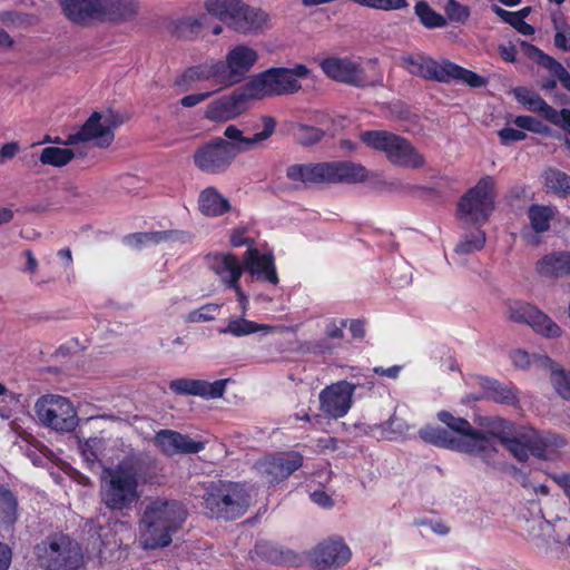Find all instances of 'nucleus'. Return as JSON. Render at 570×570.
I'll use <instances>...</instances> for the list:
<instances>
[{"label":"nucleus","mask_w":570,"mask_h":570,"mask_svg":"<svg viewBox=\"0 0 570 570\" xmlns=\"http://www.w3.org/2000/svg\"><path fill=\"white\" fill-rule=\"evenodd\" d=\"M543 178L548 190L560 197H566L570 194V176L566 173L550 168L544 171Z\"/></svg>","instance_id":"49530a36"},{"label":"nucleus","mask_w":570,"mask_h":570,"mask_svg":"<svg viewBox=\"0 0 570 570\" xmlns=\"http://www.w3.org/2000/svg\"><path fill=\"white\" fill-rule=\"evenodd\" d=\"M366 385L368 389L374 386L372 376H365V382L351 383L342 380L324 387L318 395L320 410L330 419L344 417L352 407L353 396L358 386Z\"/></svg>","instance_id":"ddd939ff"},{"label":"nucleus","mask_w":570,"mask_h":570,"mask_svg":"<svg viewBox=\"0 0 570 570\" xmlns=\"http://www.w3.org/2000/svg\"><path fill=\"white\" fill-rule=\"evenodd\" d=\"M187 509L177 500L157 498L145 508L139 520V542L146 550L168 547L187 520Z\"/></svg>","instance_id":"f03ea898"},{"label":"nucleus","mask_w":570,"mask_h":570,"mask_svg":"<svg viewBox=\"0 0 570 570\" xmlns=\"http://www.w3.org/2000/svg\"><path fill=\"white\" fill-rule=\"evenodd\" d=\"M551 383L556 392L564 400H570V371H564L552 361Z\"/></svg>","instance_id":"864d4df0"},{"label":"nucleus","mask_w":570,"mask_h":570,"mask_svg":"<svg viewBox=\"0 0 570 570\" xmlns=\"http://www.w3.org/2000/svg\"><path fill=\"white\" fill-rule=\"evenodd\" d=\"M295 139L303 146H311L318 142L324 137V131L321 128L297 125L294 129Z\"/></svg>","instance_id":"6e6d98bb"},{"label":"nucleus","mask_w":570,"mask_h":570,"mask_svg":"<svg viewBox=\"0 0 570 570\" xmlns=\"http://www.w3.org/2000/svg\"><path fill=\"white\" fill-rule=\"evenodd\" d=\"M140 238L145 239L147 245H157L161 243H188L191 239L189 233L184 230H160L140 233Z\"/></svg>","instance_id":"a18cd8bd"},{"label":"nucleus","mask_w":570,"mask_h":570,"mask_svg":"<svg viewBox=\"0 0 570 570\" xmlns=\"http://www.w3.org/2000/svg\"><path fill=\"white\" fill-rule=\"evenodd\" d=\"M311 70L305 65L293 68H271L248 80L249 90L256 99L272 96L292 95L301 90L299 79L307 78Z\"/></svg>","instance_id":"6e6552de"},{"label":"nucleus","mask_w":570,"mask_h":570,"mask_svg":"<svg viewBox=\"0 0 570 570\" xmlns=\"http://www.w3.org/2000/svg\"><path fill=\"white\" fill-rule=\"evenodd\" d=\"M414 13L420 23L426 29L444 28L448 24L446 18L436 12L425 0L415 2Z\"/></svg>","instance_id":"a19ab883"},{"label":"nucleus","mask_w":570,"mask_h":570,"mask_svg":"<svg viewBox=\"0 0 570 570\" xmlns=\"http://www.w3.org/2000/svg\"><path fill=\"white\" fill-rule=\"evenodd\" d=\"M228 379L208 382L195 379H176L169 382V389L177 395L199 396L205 400L219 399L225 394Z\"/></svg>","instance_id":"5701e85b"},{"label":"nucleus","mask_w":570,"mask_h":570,"mask_svg":"<svg viewBox=\"0 0 570 570\" xmlns=\"http://www.w3.org/2000/svg\"><path fill=\"white\" fill-rule=\"evenodd\" d=\"M105 439L100 436H92L80 444V452L89 469L104 468L102 452Z\"/></svg>","instance_id":"ea45409f"},{"label":"nucleus","mask_w":570,"mask_h":570,"mask_svg":"<svg viewBox=\"0 0 570 570\" xmlns=\"http://www.w3.org/2000/svg\"><path fill=\"white\" fill-rule=\"evenodd\" d=\"M205 8L209 14L239 33L259 35L268 28L269 16L242 0H206Z\"/></svg>","instance_id":"39448f33"},{"label":"nucleus","mask_w":570,"mask_h":570,"mask_svg":"<svg viewBox=\"0 0 570 570\" xmlns=\"http://www.w3.org/2000/svg\"><path fill=\"white\" fill-rule=\"evenodd\" d=\"M20 515L17 495L8 488L0 487V527L12 528Z\"/></svg>","instance_id":"c9c22d12"},{"label":"nucleus","mask_w":570,"mask_h":570,"mask_svg":"<svg viewBox=\"0 0 570 570\" xmlns=\"http://www.w3.org/2000/svg\"><path fill=\"white\" fill-rule=\"evenodd\" d=\"M521 46L525 49L527 53L537 57L539 62L547 67L560 80L562 86L570 91V73L559 61L530 43L523 41Z\"/></svg>","instance_id":"4c0bfd02"},{"label":"nucleus","mask_w":570,"mask_h":570,"mask_svg":"<svg viewBox=\"0 0 570 570\" xmlns=\"http://www.w3.org/2000/svg\"><path fill=\"white\" fill-rule=\"evenodd\" d=\"M35 553L43 570H79L85 560L80 544L62 533L47 537L36 546Z\"/></svg>","instance_id":"0eeeda50"},{"label":"nucleus","mask_w":570,"mask_h":570,"mask_svg":"<svg viewBox=\"0 0 570 570\" xmlns=\"http://www.w3.org/2000/svg\"><path fill=\"white\" fill-rule=\"evenodd\" d=\"M216 309H217V305H213V304L204 305L198 309L191 311L187 316V321L193 322V323L212 321L215 318L214 313L216 312Z\"/></svg>","instance_id":"680f3d73"},{"label":"nucleus","mask_w":570,"mask_h":570,"mask_svg":"<svg viewBox=\"0 0 570 570\" xmlns=\"http://www.w3.org/2000/svg\"><path fill=\"white\" fill-rule=\"evenodd\" d=\"M494 198L493 178L482 177L461 197L456 209L458 219L470 225L485 224L494 209Z\"/></svg>","instance_id":"9d476101"},{"label":"nucleus","mask_w":570,"mask_h":570,"mask_svg":"<svg viewBox=\"0 0 570 570\" xmlns=\"http://www.w3.org/2000/svg\"><path fill=\"white\" fill-rule=\"evenodd\" d=\"M549 121L570 132V109L556 110V115L550 117Z\"/></svg>","instance_id":"338daca9"},{"label":"nucleus","mask_w":570,"mask_h":570,"mask_svg":"<svg viewBox=\"0 0 570 570\" xmlns=\"http://www.w3.org/2000/svg\"><path fill=\"white\" fill-rule=\"evenodd\" d=\"M361 139L367 146L383 151L395 166L417 169L424 166V156L404 137L384 131H364Z\"/></svg>","instance_id":"1a4fd4ad"},{"label":"nucleus","mask_w":570,"mask_h":570,"mask_svg":"<svg viewBox=\"0 0 570 570\" xmlns=\"http://www.w3.org/2000/svg\"><path fill=\"white\" fill-rule=\"evenodd\" d=\"M272 327L263 324L255 323L253 321H248L243 317L232 318L229 320L226 327L220 328V334H229L235 337L247 336L259 331H271Z\"/></svg>","instance_id":"c03bdc74"},{"label":"nucleus","mask_w":570,"mask_h":570,"mask_svg":"<svg viewBox=\"0 0 570 570\" xmlns=\"http://www.w3.org/2000/svg\"><path fill=\"white\" fill-rule=\"evenodd\" d=\"M258 60V53L252 47L238 45L232 48L223 61L225 86L240 82Z\"/></svg>","instance_id":"aec40b11"},{"label":"nucleus","mask_w":570,"mask_h":570,"mask_svg":"<svg viewBox=\"0 0 570 570\" xmlns=\"http://www.w3.org/2000/svg\"><path fill=\"white\" fill-rule=\"evenodd\" d=\"M420 438L432 445L448 449L451 451H468L464 443L454 441V435L444 428L425 425L419 431Z\"/></svg>","instance_id":"2f4dec72"},{"label":"nucleus","mask_w":570,"mask_h":570,"mask_svg":"<svg viewBox=\"0 0 570 570\" xmlns=\"http://www.w3.org/2000/svg\"><path fill=\"white\" fill-rule=\"evenodd\" d=\"M102 455V465L110 463L114 465L115 460H121L127 455H138L129 445H127L121 439H105Z\"/></svg>","instance_id":"de8ad7c7"},{"label":"nucleus","mask_w":570,"mask_h":570,"mask_svg":"<svg viewBox=\"0 0 570 570\" xmlns=\"http://www.w3.org/2000/svg\"><path fill=\"white\" fill-rule=\"evenodd\" d=\"M351 559V550L342 539L321 542L312 553V561L320 570L338 568Z\"/></svg>","instance_id":"393cba45"},{"label":"nucleus","mask_w":570,"mask_h":570,"mask_svg":"<svg viewBox=\"0 0 570 570\" xmlns=\"http://www.w3.org/2000/svg\"><path fill=\"white\" fill-rule=\"evenodd\" d=\"M202 214L209 217L220 216L230 209V204L216 188H205L198 198Z\"/></svg>","instance_id":"473e14b6"},{"label":"nucleus","mask_w":570,"mask_h":570,"mask_svg":"<svg viewBox=\"0 0 570 570\" xmlns=\"http://www.w3.org/2000/svg\"><path fill=\"white\" fill-rule=\"evenodd\" d=\"M504 317L512 323L529 325L537 334L548 338H557L562 334L561 327L550 316L524 301L507 299Z\"/></svg>","instance_id":"f8f14e48"},{"label":"nucleus","mask_w":570,"mask_h":570,"mask_svg":"<svg viewBox=\"0 0 570 570\" xmlns=\"http://www.w3.org/2000/svg\"><path fill=\"white\" fill-rule=\"evenodd\" d=\"M513 125L522 130H528L534 134L546 135L549 132V128L540 120L531 116H518L513 119Z\"/></svg>","instance_id":"bf43d9fd"},{"label":"nucleus","mask_w":570,"mask_h":570,"mask_svg":"<svg viewBox=\"0 0 570 570\" xmlns=\"http://www.w3.org/2000/svg\"><path fill=\"white\" fill-rule=\"evenodd\" d=\"M527 433L530 453L540 460H552L558 453L559 449L566 445V441L562 436L551 432H541L531 428H527Z\"/></svg>","instance_id":"bb28decb"},{"label":"nucleus","mask_w":570,"mask_h":570,"mask_svg":"<svg viewBox=\"0 0 570 570\" xmlns=\"http://www.w3.org/2000/svg\"><path fill=\"white\" fill-rule=\"evenodd\" d=\"M263 129L253 137H245L243 131L235 125H228L224 130V139L234 146L235 156L253 149L256 144L267 140L276 129V120L272 116H262Z\"/></svg>","instance_id":"b1692460"},{"label":"nucleus","mask_w":570,"mask_h":570,"mask_svg":"<svg viewBox=\"0 0 570 570\" xmlns=\"http://www.w3.org/2000/svg\"><path fill=\"white\" fill-rule=\"evenodd\" d=\"M19 151V144L16 141L7 142L0 148V165L14 158Z\"/></svg>","instance_id":"774afa93"},{"label":"nucleus","mask_w":570,"mask_h":570,"mask_svg":"<svg viewBox=\"0 0 570 570\" xmlns=\"http://www.w3.org/2000/svg\"><path fill=\"white\" fill-rule=\"evenodd\" d=\"M436 416L454 435V441L465 444L468 451H459L460 453L476 456L488 466L497 468L494 456L498 453V445L494 443L493 432L476 430L468 420L454 416L448 411H440Z\"/></svg>","instance_id":"423d86ee"},{"label":"nucleus","mask_w":570,"mask_h":570,"mask_svg":"<svg viewBox=\"0 0 570 570\" xmlns=\"http://www.w3.org/2000/svg\"><path fill=\"white\" fill-rule=\"evenodd\" d=\"M375 430L382 439L393 441L403 436L409 431V425L405 420L392 416L387 421L372 428L373 432Z\"/></svg>","instance_id":"09e8293b"},{"label":"nucleus","mask_w":570,"mask_h":570,"mask_svg":"<svg viewBox=\"0 0 570 570\" xmlns=\"http://www.w3.org/2000/svg\"><path fill=\"white\" fill-rule=\"evenodd\" d=\"M223 60H212L209 62L188 68L177 80L176 85H191L200 81H213L217 86L216 91L226 88L225 79L222 72Z\"/></svg>","instance_id":"cd10ccee"},{"label":"nucleus","mask_w":570,"mask_h":570,"mask_svg":"<svg viewBox=\"0 0 570 570\" xmlns=\"http://www.w3.org/2000/svg\"><path fill=\"white\" fill-rule=\"evenodd\" d=\"M235 158L234 146L228 144L223 137H215L203 142L193 154L195 167L208 175H222L226 173Z\"/></svg>","instance_id":"4468645a"},{"label":"nucleus","mask_w":570,"mask_h":570,"mask_svg":"<svg viewBox=\"0 0 570 570\" xmlns=\"http://www.w3.org/2000/svg\"><path fill=\"white\" fill-rule=\"evenodd\" d=\"M479 385L482 389L483 397L504 405H517L519 403V391L512 384H504L489 377H480Z\"/></svg>","instance_id":"c756f323"},{"label":"nucleus","mask_w":570,"mask_h":570,"mask_svg":"<svg viewBox=\"0 0 570 570\" xmlns=\"http://www.w3.org/2000/svg\"><path fill=\"white\" fill-rule=\"evenodd\" d=\"M99 8H101L100 17L127 20L137 13L138 4L136 0H99Z\"/></svg>","instance_id":"f704fd0d"},{"label":"nucleus","mask_w":570,"mask_h":570,"mask_svg":"<svg viewBox=\"0 0 570 570\" xmlns=\"http://www.w3.org/2000/svg\"><path fill=\"white\" fill-rule=\"evenodd\" d=\"M39 421L57 432H71L78 425V415L71 402L60 395H43L35 404Z\"/></svg>","instance_id":"9b49d317"},{"label":"nucleus","mask_w":570,"mask_h":570,"mask_svg":"<svg viewBox=\"0 0 570 570\" xmlns=\"http://www.w3.org/2000/svg\"><path fill=\"white\" fill-rule=\"evenodd\" d=\"M347 320H330L325 325V334L330 338L341 340L344 337V328L347 325Z\"/></svg>","instance_id":"0e129e2a"},{"label":"nucleus","mask_w":570,"mask_h":570,"mask_svg":"<svg viewBox=\"0 0 570 570\" xmlns=\"http://www.w3.org/2000/svg\"><path fill=\"white\" fill-rule=\"evenodd\" d=\"M216 90L191 94L181 98L180 105L186 108H191L209 98Z\"/></svg>","instance_id":"69168bd1"},{"label":"nucleus","mask_w":570,"mask_h":570,"mask_svg":"<svg viewBox=\"0 0 570 570\" xmlns=\"http://www.w3.org/2000/svg\"><path fill=\"white\" fill-rule=\"evenodd\" d=\"M121 122L119 116L111 110L95 111L76 134L68 136L65 144L76 145L81 141H94L97 147H108L115 138L114 129Z\"/></svg>","instance_id":"2eb2a0df"},{"label":"nucleus","mask_w":570,"mask_h":570,"mask_svg":"<svg viewBox=\"0 0 570 570\" xmlns=\"http://www.w3.org/2000/svg\"><path fill=\"white\" fill-rule=\"evenodd\" d=\"M444 10L446 17L454 22L464 23L470 17V9L456 0H448Z\"/></svg>","instance_id":"13d9d810"},{"label":"nucleus","mask_w":570,"mask_h":570,"mask_svg":"<svg viewBox=\"0 0 570 570\" xmlns=\"http://www.w3.org/2000/svg\"><path fill=\"white\" fill-rule=\"evenodd\" d=\"M62 10L75 23L83 24L100 17L99 0H62Z\"/></svg>","instance_id":"7c9ffc66"},{"label":"nucleus","mask_w":570,"mask_h":570,"mask_svg":"<svg viewBox=\"0 0 570 570\" xmlns=\"http://www.w3.org/2000/svg\"><path fill=\"white\" fill-rule=\"evenodd\" d=\"M431 70L429 71V80L449 83L459 81L469 85L472 88H481L485 86L487 80L448 59L435 60L431 57Z\"/></svg>","instance_id":"412c9836"},{"label":"nucleus","mask_w":570,"mask_h":570,"mask_svg":"<svg viewBox=\"0 0 570 570\" xmlns=\"http://www.w3.org/2000/svg\"><path fill=\"white\" fill-rule=\"evenodd\" d=\"M511 361L519 368L535 366L540 368L552 367V360L547 355H530L528 352L517 350L511 353Z\"/></svg>","instance_id":"3c124183"},{"label":"nucleus","mask_w":570,"mask_h":570,"mask_svg":"<svg viewBox=\"0 0 570 570\" xmlns=\"http://www.w3.org/2000/svg\"><path fill=\"white\" fill-rule=\"evenodd\" d=\"M256 99L249 90L248 81L244 87L235 89L230 95L212 101L205 111V118L214 122H225L237 118L246 110V101Z\"/></svg>","instance_id":"f3484780"},{"label":"nucleus","mask_w":570,"mask_h":570,"mask_svg":"<svg viewBox=\"0 0 570 570\" xmlns=\"http://www.w3.org/2000/svg\"><path fill=\"white\" fill-rule=\"evenodd\" d=\"M333 350L334 346L326 338L306 342L301 346V351L313 354H331Z\"/></svg>","instance_id":"052dcab7"},{"label":"nucleus","mask_w":570,"mask_h":570,"mask_svg":"<svg viewBox=\"0 0 570 570\" xmlns=\"http://www.w3.org/2000/svg\"><path fill=\"white\" fill-rule=\"evenodd\" d=\"M208 27L209 18L207 14L188 17L175 22L174 33L179 38L191 39L203 33V31Z\"/></svg>","instance_id":"58836bf2"},{"label":"nucleus","mask_w":570,"mask_h":570,"mask_svg":"<svg viewBox=\"0 0 570 570\" xmlns=\"http://www.w3.org/2000/svg\"><path fill=\"white\" fill-rule=\"evenodd\" d=\"M513 95L515 99L525 106L529 110L533 112L541 114L547 120L550 117L556 115V109L548 105L540 95L537 92L525 88V87H517L513 89Z\"/></svg>","instance_id":"e433bc0d"},{"label":"nucleus","mask_w":570,"mask_h":570,"mask_svg":"<svg viewBox=\"0 0 570 570\" xmlns=\"http://www.w3.org/2000/svg\"><path fill=\"white\" fill-rule=\"evenodd\" d=\"M494 443L497 440L520 462H525L530 458V446L528 445L527 428L521 429L517 435L510 438L503 433H494Z\"/></svg>","instance_id":"72a5a7b5"},{"label":"nucleus","mask_w":570,"mask_h":570,"mask_svg":"<svg viewBox=\"0 0 570 570\" xmlns=\"http://www.w3.org/2000/svg\"><path fill=\"white\" fill-rule=\"evenodd\" d=\"M535 271L541 277L552 279L570 275V250L544 255L537 262Z\"/></svg>","instance_id":"c85d7f7f"},{"label":"nucleus","mask_w":570,"mask_h":570,"mask_svg":"<svg viewBox=\"0 0 570 570\" xmlns=\"http://www.w3.org/2000/svg\"><path fill=\"white\" fill-rule=\"evenodd\" d=\"M554 46L562 51H570V26L562 14H553Z\"/></svg>","instance_id":"5fc2aeb1"},{"label":"nucleus","mask_w":570,"mask_h":570,"mask_svg":"<svg viewBox=\"0 0 570 570\" xmlns=\"http://www.w3.org/2000/svg\"><path fill=\"white\" fill-rule=\"evenodd\" d=\"M286 175L291 180L304 184H355L367 178L365 167L351 161L292 165Z\"/></svg>","instance_id":"20e7f679"},{"label":"nucleus","mask_w":570,"mask_h":570,"mask_svg":"<svg viewBox=\"0 0 570 570\" xmlns=\"http://www.w3.org/2000/svg\"><path fill=\"white\" fill-rule=\"evenodd\" d=\"M207 263L219 281L235 292L237 299L245 307L248 299L239 286L244 272L242 261L230 253H215L207 256Z\"/></svg>","instance_id":"a211bd4d"},{"label":"nucleus","mask_w":570,"mask_h":570,"mask_svg":"<svg viewBox=\"0 0 570 570\" xmlns=\"http://www.w3.org/2000/svg\"><path fill=\"white\" fill-rule=\"evenodd\" d=\"M353 2L380 11H399L409 7L407 0H353Z\"/></svg>","instance_id":"4d7b16f0"},{"label":"nucleus","mask_w":570,"mask_h":570,"mask_svg":"<svg viewBox=\"0 0 570 570\" xmlns=\"http://www.w3.org/2000/svg\"><path fill=\"white\" fill-rule=\"evenodd\" d=\"M303 465V456L292 451L278 455H269L254 465L257 475L265 484L273 485L287 479Z\"/></svg>","instance_id":"dca6fc26"},{"label":"nucleus","mask_w":570,"mask_h":570,"mask_svg":"<svg viewBox=\"0 0 570 570\" xmlns=\"http://www.w3.org/2000/svg\"><path fill=\"white\" fill-rule=\"evenodd\" d=\"M498 136L502 145H510L514 141H521L525 139L527 134L522 129H514L510 127L502 128L498 131Z\"/></svg>","instance_id":"e2e57ef3"},{"label":"nucleus","mask_w":570,"mask_h":570,"mask_svg":"<svg viewBox=\"0 0 570 570\" xmlns=\"http://www.w3.org/2000/svg\"><path fill=\"white\" fill-rule=\"evenodd\" d=\"M322 71L332 80L357 88L370 85L361 63L348 57H327L320 62Z\"/></svg>","instance_id":"6ab92c4d"},{"label":"nucleus","mask_w":570,"mask_h":570,"mask_svg":"<svg viewBox=\"0 0 570 570\" xmlns=\"http://www.w3.org/2000/svg\"><path fill=\"white\" fill-rule=\"evenodd\" d=\"M401 66L412 76L429 80L431 70V57L425 53L404 55L401 57Z\"/></svg>","instance_id":"37998d69"},{"label":"nucleus","mask_w":570,"mask_h":570,"mask_svg":"<svg viewBox=\"0 0 570 570\" xmlns=\"http://www.w3.org/2000/svg\"><path fill=\"white\" fill-rule=\"evenodd\" d=\"M242 263L244 271H246L253 278L272 285L278 284V275L272 253H262L250 245L244 253Z\"/></svg>","instance_id":"4be33fe9"},{"label":"nucleus","mask_w":570,"mask_h":570,"mask_svg":"<svg viewBox=\"0 0 570 570\" xmlns=\"http://www.w3.org/2000/svg\"><path fill=\"white\" fill-rule=\"evenodd\" d=\"M155 444L167 455L178 453L195 454L205 449V443L196 441L173 430H160L156 433Z\"/></svg>","instance_id":"a878e982"},{"label":"nucleus","mask_w":570,"mask_h":570,"mask_svg":"<svg viewBox=\"0 0 570 570\" xmlns=\"http://www.w3.org/2000/svg\"><path fill=\"white\" fill-rule=\"evenodd\" d=\"M75 157L71 149L59 147H46L39 155L42 165L62 167L69 164Z\"/></svg>","instance_id":"8fccbe9b"},{"label":"nucleus","mask_w":570,"mask_h":570,"mask_svg":"<svg viewBox=\"0 0 570 570\" xmlns=\"http://www.w3.org/2000/svg\"><path fill=\"white\" fill-rule=\"evenodd\" d=\"M203 504L210 518L235 520L247 511L249 495L242 483L212 481L205 487Z\"/></svg>","instance_id":"7ed1b4c3"},{"label":"nucleus","mask_w":570,"mask_h":570,"mask_svg":"<svg viewBox=\"0 0 570 570\" xmlns=\"http://www.w3.org/2000/svg\"><path fill=\"white\" fill-rule=\"evenodd\" d=\"M485 244V233L482 229H476L470 234L464 235L455 246V253L461 255H469L481 250Z\"/></svg>","instance_id":"603ef678"},{"label":"nucleus","mask_w":570,"mask_h":570,"mask_svg":"<svg viewBox=\"0 0 570 570\" xmlns=\"http://www.w3.org/2000/svg\"><path fill=\"white\" fill-rule=\"evenodd\" d=\"M142 460L139 455H127L111 466H104L99 478L101 503L111 511L125 512L139 501L142 475Z\"/></svg>","instance_id":"f257e3e1"},{"label":"nucleus","mask_w":570,"mask_h":570,"mask_svg":"<svg viewBox=\"0 0 570 570\" xmlns=\"http://www.w3.org/2000/svg\"><path fill=\"white\" fill-rule=\"evenodd\" d=\"M556 216V208L544 205H531L528 209V218L531 228L535 233H544L550 228V223Z\"/></svg>","instance_id":"79ce46f5"}]
</instances>
